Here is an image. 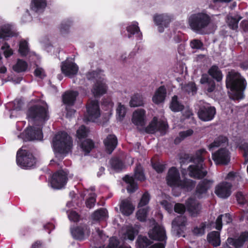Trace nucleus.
<instances>
[{
  "label": "nucleus",
  "mask_w": 248,
  "mask_h": 248,
  "mask_svg": "<svg viewBox=\"0 0 248 248\" xmlns=\"http://www.w3.org/2000/svg\"><path fill=\"white\" fill-rule=\"evenodd\" d=\"M228 144V139L226 137L219 136L217 137L213 142L208 145L209 150H212L215 148Z\"/></svg>",
  "instance_id": "f704fd0d"
},
{
  "label": "nucleus",
  "mask_w": 248,
  "mask_h": 248,
  "mask_svg": "<svg viewBox=\"0 0 248 248\" xmlns=\"http://www.w3.org/2000/svg\"><path fill=\"white\" fill-rule=\"evenodd\" d=\"M187 210L192 216H196L200 212L201 206L193 198H189L186 202Z\"/></svg>",
  "instance_id": "393cba45"
},
{
  "label": "nucleus",
  "mask_w": 248,
  "mask_h": 248,
  "mask_svg": "<svg viewBox=\"0 0 248 248\" xmlns=\"http://www.w3.org/2000/svg\"><path fill=\"white\" fill-rule=\"evenodd\" d=\"M198 105L200 106L198 115L200 119L203 121H210L214 119L216 113L214 107L202 100L199 102Z\"/></svg>",
  "instance_id": "1a4fd4ad"
},
{
  "label": "nucleus",
  "mask_w": 248,
  "mask_h": 248,
  "mask_svg": "<svg viewBox=\"0 0 248 248\" xmlns=\"http://www.w3.org/2000/svg\"><path fill=\"white\" fill-rule=\"evenodd\" d=\"M135 178L139 181H143L145 179V176L142 167L140 164L137 165L134 170Z\"/></svg>",
  "instance_id": "c03bdc74"
},
{
  "label": "nucleus",
  "mask_w": 248,
  "mask_h": 248,
  "mask_svg": "<svg viewBox=\"0 0 248 248\" xmlns=\"http://www.w3.org/2000/svg\"><path fill=\"white\" fill-rule=\"evenodd\" d=\"M110 163L112 168L118 171L122 170L124 167L123 162L117 158H112Z\"/></svg>",
  "instance_id": "a18cd8bd"
},
{
  "label": "nucleus",
  "mask_w": 248,
  "mask_h": 248,
  "mask_svg": "<svg viewBox=\"0 0 248 248\" xmlns=\"http://www.w3.org/2000/svg\"><path fill=\"white\" fill-rule=\"evenodd\" d=\"M73 23V21L72 19H67L63 20L61 23L60 27L61 33L63 34L68 33Z\"/></svg>",
  "instance_id": "37998d69"
},
{
  "label": "nucleus",
  "mask_w": 248,
  "mask_h": 248,
  "mask_svg": "<svg viewBox=\"0 0 248 248\" xmlns=\"http://www.w3.org/2000/svg\"><path fill=\"white\" fill-rule=\"evenodd\" d=\"M242 17L238 15L234 16H228L227 17V23L229 26L232 30H235L238 28V23Z\"/></svg>",
  "instance_id": "ea45409f"
},
{
  "label": "nucleus",
  "mask_w": 248,
  "mask_h": 248,
  "mask_svg": "<svg viewBox=\"0 0 248 248\" xmlns=\"http://www.w3.org/2000/svg\"><path fill=\"white\" fill-rule=\"evenodd\" d=\"M96 201V195L94 193H91L87 199L86 204L87 207L91 208L94 205Z\"/></svg>",
  "instance_id": "13d9d810"
},
{
  "label": "nucleus",
  "mask_w": 248,
  "mask_h": 248,
  "mask_svg": "<svg viewBox=\"0 0 248 248\" xmlns=\"http://www.w3.org/2000/svg\"><path fill=\"white\" fill-rule=\"evenodd\" d=\"M168 185L171 187H179L189 191L195 186V182L192 180L184 178L181 179L180 173L175 167L170 168L166 176Z\"/></svg>",
  "instance_id": "20e7f679"
},
{
  "label": "nucleus",
  "mask_w": 248,
  "mask_h": 248,
  "mask_svg": "<svg viewBox=\"0 0 248 248\" xmlns=\"http://www.w3.org/2000/svg\"><path fill=\"white\" fill-rule=\"evenodd\" d=\"M134 206L128 199L123 200L120 205V210L122 214L125 216H129L134 211Z\"/></svg>",
  "instance_id": "2f4dec72"
},
{
  "label": "nucleus",
  "mask_w": 248,
  "mask_h": 248,
  "mask_svg": "<svg viewBox=\"0 0 248 248\" xmlns=\"http://www.w3.org/2000/svg\"><path fill=\"white\" fill-rule=\"evenodd\" d=\"M67 173L63 170H59L54 173L51 178L50 185L54 189H61L66 184L67 180Z\"/></svg>",
  "instance_id": "f8f14e48"
},
{
  "label": "nucleus",
  "mask_w": 248,
  "mask_h": 248,
  "mask_svg": "<svg viewBox=\"0 0 248 248\" xmlns=\"http://www.w3.org/2000/svg\"><path fill=\"white\" fill-rule=\"evenodd\" d=\"M123 180L127 184V190L129 193H133L137 189V185L132 176L126 175Z\"/></svg>",
  "instance_id": "e433bc0d"
},
{
  "label": "nucleus",
  "mask_w": 248,
  "mask_h": 248,
  "mask_svg": "<svg viewBox=\"0 0 248 248\" xmlns=\"http://www.w3.org/2000/svg\"><path fill=\"white\" fill-rule=\"evenodd\" d=\"M240 148L244 151V156L248 160V143H244L240 146Z\"/></svg>",
  "instance_id": "774afa93"
},
{
  "label": "nucleus",
  "mask_w": 248,
  "mask_h": 248,
  "mask_svg": "<svg viewBox=\"0 0 248 248\" xmlns=\"http://www.w3.org/2000/svg\"><path fill=\"white\" fill-rule=\"evenodd\" d=\"M14 104L15 105H16V104L17 105V107L15 106L13 109L12 110L11 115H10V118H11L14 117V113L16 111L19 110L21 108V103L20 101H19V100H15L14 101Z\"/></svg>",
  "instance_id": "0e129e2a"
},
{
  "label": "nucleus",
  "mask_w": 248,
  "mask_h": 248,
  "mask_svg": "<svg viewBox=\"0 0 248 248\" xmlns=\"http://www.w3.org/2000/svg\"><path fill=\"white\" fill-rule=\"evenodd\" d=\"M184 92L187 93L188 94L194 95L197 92V88L195 83L190 82L182 87Z\"/></svg>",
  "instance_id": "49530a36"
},
{
  "label": "nucleus",
  "mask_w": 248,
  "mask_h": 248,
  "mask_svg": "<svg viewBox=\"0 0 248 248\" xmlns=\"http://www.w3.org/2000/svg\"><path fill=\"white\" fill-rule=\"evenodd\" d=\"M207 153L205 149H200L191 158V161L196 164L190 165L188 168L190 177L200 179L206 175L207 172L203 167V163L204 160V156Z\"/></svg>",
  "instance_id": "39448f33"
},
{
  "label": "nucleus",
  "mask_w": 248,
  "mask_h": 248,
  "mask_svg": "<svg viewBox=\"0 0 248 248\" xmlns=\"http://www.w3.org/2000/svg\"><path fill=\"white\" fill-rule=\"evenodd\" d=\"M153 18L154 22L158 26V31L162 32L164 28L168 27L172 19V16L167 13L156 14L154 15Z\"/></svg>",
  "instance_id": "ddd939ff"
},
{
  "label": "nucleus",
  "mask_w": 248,
  "mask_h": 248,
  "mask_svg": "<svg viewBox=\"0 0 248 248\" xmlns=\"http://www.w3.org/2000/svg\"><path fill=\"white\" fill-rule=\"evenodd\" d=\"M28 67L27 62L18 59L13 67V70L17 73L22 72L25 71Z\"/></svg>",
  "instance_id": "a19ab883"
},
{
  "label": "nucleus",
  "mask_w": 248,
  "mask_h": 248,
  "mask_svg": "<svg viewBox=\"0 0 248 248\" xmlns=\"http://www.w3.org/2000/svg\"><path fill=\"white\" fill-rule=\"evenodd\" d=\"M87 114L85 121L96 122L100 116V109L98 102L95 100H90L86 106Z\"/></svg>",
  "instance_id": "9b49d317"
},
{
  "label": "nucleus",
  "mask_w": 248,
  "mask_h": 248,
  "mask_svg": "<svg viewBox=\"0 0 248 248\" xmlns=\"http://www.w3.org/2000/svg\"><path fill=\"white\" fill-rule=\"evenodd\" d=\"M17 35L14 26L7 22L0 25V39L8 40Z\"/></svg>",
  "instance_id": "f3484780"
},
{
  "label": "nucleus",
  "mask_w": 248,
  "mask_h": 248,
  "mask_svg": "<svg viewBox=\"0 0 248 248\" xmlns=\"http://www.w3.org/2000/svg\"><path fill=\"white\" fill-rule=\"evenodd\" d=\"M166 89L164 86H160L155 91L153 97V101L156 104L163 102L166 96Z\"/></svg>",
  "instance_id": "c85d7f7f"
},
{
  "label": "nucleus",
  "mask_w": 248,
  "mask_h": 248,
  "mask_svg": "<svg viewBox=\"0 0 248 248\" xmlns=\"http://www.w3.org/2000/svg\"><path fill=\"white\" fill-rule=\"evenodd\" d=\"M90 232L88 226L85 225L71 228V233L73 237L75 239L79 240L87 238Z\"/></svg>",
  "instance_id": "aec40b11"
},
{
  "label": "nucleus",
  "mask_w": 248,
  "mask_h": 248,
  "mask_svg": "<svg viewBox=\"0 0 248 248\" xmlns=\"http://www.w3.org/2000/svg\"><path fill=\"white\" fill-rule=\"evenodd\" d=\"M19 52L22 56H25L29 52V49L27 41L22 40L19 43Z\"/></svg>",
  "instance_id": "09e8293b"
},
{
  "label": "nucleus",
  "mask_w": 248,
  "mask_h": 248,
  "mask_svg": "<svg viewBox=\"0 0 248 248\" xmlns=\"http://www.w3.org/2000/svg\"><path fill=\"white\" fill-rule=\"evenodd\" d=\"M129 104L131 107L142 106L144 104V99L142 94L139 93H135L131 97Z\"/></svg>",
  "instance_id": "c9c22d12"
},
{
  "label": "nucleus",
  "mask_w": 248,
  "mask_h": 248,
  "mask_svg": "<svg viewBox=\"0 0 248 248\" xmlns=\"http://www.w3.org/2000/svg\"><path fill=\"white\" fill-rule=\"evenodd\" d=\"M150 198L149 193L148 192H145L143 194L140 199V201L139 203V206L142 207L148 204L149 202Z\"/></svg>",
  "instance_id": "052dcab7"
},
{
  "label": "nucleus",
  "mask_w": 248,
  "mask_h": 248,
  "mask_svg": "<svg viewBox=\"0 0 248 248\" xmlns=\"http://www.w3.org/2000/svg\"><path fill=\"white\" fill-rule=\"evenodd\" d=\"M174 209L175 212L179 214H182L185 212L186 207L182 204L177 203L175 205Z\"/></svg>",
  "instance_id": "69168bd1"
},
{
  "label": "nucleus",
  "mask_w": 248,
  "mask_h": 248,
  "mask_svg": "<svg viewBox=\"0 0 248 248\" xmlns=\"http://www.w3.org/2000/svg\"><path fill=\"white\" fill-rule=\"evenodd\" d=\"M207 240L209 243L214 247L219 246L221 243L219 232L217 231L211 232L207 235Z\"/></svg>",
  "instance_id": "72a5a7b5"
},
{
  "label": "nucleus",
  "mask_w": 248,
  "mask_h": 248,
  "mask_svg": "<svg viewBox=\"0 0 248 248\" xmlns=\"http://www.w3.org/2000/svg\"><path fill=\"white\" fill-rule=\"evenodd\" d=\"M209 74L217 81L222 79V74L219 68L216 65L212 66L208 70Z\"/></svg>",
  "instance_id": "58836bf2"
},
{
  "label": "nucleus",
  "mask_w": 248,
  "mask_h": 248,
  "mask_svg": "<svg viewBox=\"0 0 248 248\" xmlns=\"http://www.w3.org/2000/svg\"><path fill=\"white\" fill-rule=\"evenodd\" d=\"M47 5L46 0H31L30 7L31 9L37 13H42Z\"/></svg>",
  "instance_id": "bb28decb"
},
{
  "label": "nucleus",
  "mask_w": 248,
  "mask_h": 248,
  "mask_svg": "<svg viewBox=\"0 0 248 248\" xmlns=\"http://www.w3.org/2000/svg\"><path fill=\"white\" fill-rule=\"evenodd\" d=\"M248 239V232H242L237 238L229 237L226 241V245L223 248H230L229 245L235 248L242 247Z\"/></svg>",
  "instance_id": "6ab92c4d"
},
{
  "label": "nucleus",
  "mask_w": 248,
  "mask_h": 248,
  "mask_svg": "<svg viewBox=\"0 0 248 248\" xmlns=\"http://www.w3.org/2000/svg\"><path fill=\"white\" fill-rule=\"evenodd\" d=\"M206 225L204 223H201L199 226H196L194 228L193 233L197 235H202L205 233Z\"/></svg>",
  "instance_id": "4d7b16f0"
},
{
  "label": "nucleus",
  "mask_w": 248,
  "mask_h": 248,
  "mask_svg": "<svg viewBox=\"0 0 248 248\" xmlns=\"http://www.w3.org/2000/svg\"><path fill=\"white\" fill-rule=\"evenodd\" d=\"M161 204L169 213L172 211L173 205L169 203L167 201L164 200L161 202Z\"/></svg>",
  "instance_id": "e2e57ef3"
},
{
  "label": "nucleus",
  "mask_w": 248,
  "mask_h": 248,
  "mask_svg": "<svg viewBox=\"0 0 248 248\" xmlns=\"http://www.w3.org/2000/svg\"><path fill=\"white\" fill-rule=\"evenodd\" d=\"M145 113L146 111L143 109L140 108L136 110L133 113L132 123L138 126H144L146 121Z\"/></svg>",
  "instance_id": "5701e85b"
},
{
  "label": "nucleus",
  "mask_w": 248,
  "mask_h": 248,
  "mask_svg": "<svg viewBox=\"0 0 248 248\" xmlns=\"http://www.w3.org/2000/svg\"><path fill=\"white\" fill-rule=\"evenodd\" d=\"M118 240L115 237H112L109 240V245L106 248H131L128 246H121L118 247ZM96 248H104V247H103Z\"/></svg>",
  "instance_id": "8fccbe9b"
},
{
  "label": "nucleus",
  "mask_w": 248,
  "mask_h": 248,
  "mask_svg": "<svg viewBox=\"0 0 248 248\" xmlns=\"http://www.w3.org/2000/svg\"><path fill=\"white\" fill-rule=\"evenodd\" d=\"M213 184V181L211 180L204 179L201 181L197 186L195 196L198 198L204 197Z\"/></svg>",
  "instance_id": "412c9836"
},
{
  "label": "nucleus",
  "mask_w": 248,
  "mask_h": 248,
  "mask_svg": "<svg viewBox=\"0 0 248 248\" xmlns=\"http://www.w3.org/2000/svg\"><path fill=\"white\" fill-rule=\"evenodd\" d=\"M186 225V218L185 216H180L175 218L172 222V227L180 233Z\"/></svg>",
  "instance_id": "c756f323"
},
{
  "label": "nucleus",
  "mask_w": 248,
  "mask_h": 248,
  "mask_svg": "<svg viewBox=\"0 0 248 248\" xmlns=\"http://www.w3.org/2000/svg\"><path fill=\"white\" fill-rule=\"evenodd\" d=\"M86 76L88 80L95 79L96 81L92 90L95 97H99L106 93L108 87L101 70L90 71L86 74Z\"/></svg>",
  "instance_id": "0eeeda50"
},
{
  "label": "nucleus",
  "mask_w": 248,
  "mask_h": 248,
  "mask_svg": "<svg viewBox=\"0 0 248 248\" xmlns=\"http://www.w3.org/2000/svg\"><path fill=\"white\" fill-rule=\"evenodd\" d=\"M168 125L165 122L162 121L157 122V118L154 117L146 128L145 131L147 133L153 134L159 131L161 134L164 135L165 134Z\"/></svg>",
  "instance_id": "4468645a"
},
{
  "label": "nucleus",
  "mask_w": 248,
  "mask_h": 248,
  "mask_svg": "<svg viewBox=\"0 0 248 248\" xmlns=\"http://www.w3.org/2000/svg\"><path fill=\"white\" fill-rule=\"evenodd\" d=\"M27 116L29 122H32L34 126L28 127L18 138L24 141L42 140L43 138L42 126L49 117L46 104L43 103L42 105L37 104L30 107Z\"/></svg>",
  "instance_id": "f257e3e1"
},
{
  "label": "nucleus",
  "mask_w": 248,
  "mask_h": 248,
  "mask_svg": "<svg viewBox=\"0 0 248 248\" xmlns=\"http://www.w3.org/2000/svg\"><path fill=\"white\" fill-rule=\"evenodd\" d=\"M78 94V93L77 91H69L66 92L62 95L63 103L68 106L73 105Z\"/></svg>",
  "instance_id": "cd10ccee"
},
{
  "label": "nucleus",
  "mask_w": 248,
  "mask_h": 248,
  "mask_svg": "<svg viewBox=\"0 0 248 248\" xmlns=\"http://www.w3.org/2000/svg\"><path fill=\"white\" fill-rule=\"evenodd\" d=\"M148 210L149 208L147 207L139 209L136 214L137 218L140 221H145Z\"/></svg>",
  "instance_id": "864d4df0"
},
{
  "label": "nucleus",
  "mask_w": 248,
  "mask_h": 248,
  "mask_svg": "<svg viewBox=\"0 0 248 248\" xmlns=\"http://www.w3.org/2000/svg\"><path fill=\"white\" fill-rule=\"evenodd\" d=\"M226 179L232 181L233 184H235L241 181L242 180V177L238 173L230 172Z\"/></svg>",
  "instance_id": "de8ad7c7"
},
{
  "label": "nucleus",
  "mask_w": 248,
  "mask_h": 248,
  "mask_svg": "<svg viewBox=\"0 0 248 248\" xmlns=\"http://www.w3.org/2000/svg\"><path fill=\"white\" fill-rule=\"evenodd\" d=\"M35 75L41 78L45 77V72L43 69L40 67H37L34 71Z\"/></svg>",
  "instance_id": "338daca9"
},
{
  "label": "nucleus",
  "mask_w": 248,
  "mask_h": 248,
  "mask_svg": "<svg viewBox=\"0 0 248 248\" xmlns=\"http://www.w3.org/2000/svg\"><path fill=\"white\" fill-rule=\"evenodd\" d=\"M150 238L165 242L167 239L166 231L162 226L156 224L154 227L148 232Z\"/></svg>",
  "instance_id": "2eb2a0df"
},
{
  "label": "nucleus",
  "mask_w": 248,
  "mask_h": 248,
  "mask_svg": "<svg viewBox=\"0 0 248 248\" xmlns=\"http://www.w3.org/2000/svg\"><path fill=\"white\" fill-rule=\"evenodd\" d=\"M212 158L217 164H227L230 160V154L225 148H221L212 154Z\"/></svg>",
  "instance_id": "a211bd4d"
},
{
  "label": "nucleus",
  "mask_w": 248,
  "mask_h": 248,
  "mask_svg": "<svg viewBox=\"0 0 248 248\" xmlns=\"http://www.w3.org/2000/svg\"><path fill=\"white\" fill-rule=\"evenodd\" d=\"M52 146L55 157L58 160H61L71 151L72 146V139L66 133L59 132L53 140Z\"/></svg>",
  "instance_id": "7ed1b4c3"
},
{
  "label": "nucleus",
  "mask_w": 248,
  "mask_h": 248,
  "mask_svg": "<svg viewBox=\"0 0 248 248\" xmlns=\"http://www.w3.org/2000/svg\"><path fill=\"white\" fill-rule=\"evenodd\" d=\"M170 108L173 111L178 112L182 110L184 107L183 105L178 101L177 96H174L172 98Z\"/></svg>",
  "instance_id": "79ce46f5"
},
{
  "label": "nucleus",
  "mask_w": 248,
  "mask_h": 248,
  "mask_svg": "<svg viewBox=\"0 0 248 248\" xmlns=\"http://www.w3.org/2000/svg\"><path fill=\"white\" fill-rule=\"evenodd\" d=\"M226 87L230 90V97L234 100L241 99L244 97V91L247 86L246 79L234 70L229 72L226 80Z\"/></svg>",
  "instance_id": "f03ea898"
},
{
  "label": "nucleus",
  "mask_w": 248,
  "mask_h": 248,
  "mask_svg": "<svg viewBox=\"0 0 248 248\" xmlns=\"http://www.w3.org/2000/svg\"><path fill=\"white\" fill-rule=\"evenodd\" d=\"M190 46L193 49H201L203 47L202 43L199 40L193 39L191 41Z\"/></svg>",
  "instance_id": "bf43d9fd"
},
{
  "label": "nucleus",
  "mask_w": 248,
  "mask_h": 248,
  "mask_svg": "<svg viewBox=\"0 0 248 248\" xmlns=\"http://www.w3.org/2000/svg\"><path fill=\"white\" fill-rule=\"evenodd\" d=\"M16 163L24 169H29L36 163V159L32 154L22 147L17 152Z\"/></svg>",
  "instance_id": "6e6552de"
},
{
  "label": "nucleus",
  "mask_w": 248,
  "mask_h": 248,
  "mask_svg": "<svg viewBox=\"0 0 248 248\" xmlns=\"http://www.w3.org/2000/svg\"><path fill=\"white\" fill-rule=\"evenodd\" d=\"M193 133V131L191 129H188L186 131L181 132L179 133V137L176 138L174 140V142L177 144L180 142L181 140H183L187 137L190 136Z\"/></svg>",
  "instance_id": "3c124183"
},
{
  "label": "nucleus",
  "mask_w": 248,
  "mask_h": 248,
  "mask_svg": "<svg viewBox=\"0 0 248 248\" xmlns=\"http://www.w3.org/2000/svg\"><path fill=\"white\" fill-rule=\"evenodd\" d=\"M68 217L69 220L73 222H77L79 220V216L74 211L67 212Z\"/></svg>",
  "instance_id": "680f3d73"
},
{
  "label": "nucleus",
  "mask_w": 248,
  "mask_h": 248,
  "mask_svg": "<svg viewBox=\"0 0 248 248\" xmlns=\"http://www.w3.org/2000/svg\"><path fill=\"white\" fill-rule=\"evenodd\" d=\"M232 221V218L230 215L228 214H225L224 215H221L219 216L215 222V228L220 231L222 229V222L224 223L228 224Z\"/></svg>",
  "instance_id": "473e14b6"
},
{
  "label": "nucleus",
  "mask_w": 248,
  "mask_h": 248,
  "mask_svg": "<svg viewBox=\"0 0 248 248\" xmlns=\"http://www.w3.org/2000/svg\"><path fill=\"white\" fill-rule=\"evenodd\" d=\"M1 49L3 51L4 56L6 58H7L13 54V51L9 45L8 43H5L1 46Z\"/></svg>",
  "instance_id": "5fc2aeb1"
},
{
  "label": "nucleus",
  "mask_w": 248,
  "mask_h": 248,
  "mask_svg": "<svg viewBox=\"0 0 248 248\" xmlns=\"http://www.w3.org/2000/svg\"><path fill=\"white\" fill-rule=\"evenodd\" d=\"M188 23L191 30L202 33L211 22L210 16L205 12H196L191 14L188 17Z\"/></svg>",
  "instance_id": "423d86ee"
},
{
  "label": "nucleus",
  "mask_w": 248,
  "mask_h": 248,
  "mask_svg": "<svg viewBox=\"0 0 248 248\" xmlns=\"http://www.w3.org/2000/svg\"><path fill=\"white\" fill-rule=\"evenodd\" d=\"M108 217V212L106 209L100 208L95 211L92 215L93 220L100 221L105 219Z\"/></svg>",
  "instance_id": "4c0bfd02"
},
{
  "label": "nucleus",
  "mask_w": 248,
  "mask_h": 248,
  "mask_svg": "<svg viewBox=\"0 0 248 248\" xmlns=\"http://www.w3.org/2000/svg\"><path fill=\"white\" fill-rule=\"evenodd\" d=\"M118 143L117 137L113 134L108 135L104 140V144L106 150L108 154H111L117 146Z\"/></svg>",
  "instance_id": "b1692460"
},
{
  "label": "nucleus",
  "mask_w": 248,
  "mask_h": 248,
  "mask_svg": "<svg viewBox=\"0 0 248 248\" xmlns=\"http://www.w3.org/2000/svg\"><path fill=\"white\" fill-rule=\"evenodd\" d=\"M151 243L146 237H139L137 240V246L139 248H145Z\"/></svg>",
  "instance_id": "603ef678"
},
{
  "label": "nucleus",
  "mask_w": 248,
  "mask_h": 248,
  "mask_svg": "<svg viewBox=\"0 0 248 248\" xmlns=\"http://www.w3.org/2000/svg\"><path fill=\"white\" fill-rule=\"evenodd\" d=\"M118 119L121 120L125 116L126 113V108L124 105L119 103L116 109Z\"/></svg>",
  "instance_id": "6e6d98bb"
},
{
  "label": "nucleus",
  "mask_w": 248,
  "mask_h": 248,
  "mask_svg": "<svg viewBox=\"0 0 248 248\" xmlns=\"http://www.w3.org/2000/svg\"><path fill=\"white\" fill-rule=\"evenodd\" d=\"M232 185L228 182H222L218 184L215 189V193L219 197L227 198L231 195Z\"/></svg>",
  "instance_id": "4be33fe9"
},
{
  "label": "nucleus",
  "mask_w": 248,
  "mask_h": 248,
  "mask_svg": "<svg viewBox=\"0 0 248 248\" xmlns=\"http://www.w3.org/2000/svg\"><path fill=\"white\" fill-rule=\"evenodd\" d=\"M61 70L65 76L72 78L77 74L78 67L73 61L67 59L62 62Z\"/></svg>",
  "instance_id": "dca6fc26"
},
{
  "label": "nucleus",
  "mask_w": 248,
  "mask_h": 248,
  "mask_svg": "<svg viewBox=\"0 0 248 248\" xmlns=\"http://www.w3.org/2000/svg\"><path fill=\"white\" fill-rule=\"evenodd\" d=\"M126 31H127V37L129 38L134 35L140 36L141 34L138 26V23L136 21L129 23L126 27Z\"/></svg>",
  "instance_id": "7c9ffc66"
},
{
  "label": "nucleus",
  "mask_w": 248,
  "mask_h": 248,
  "mask_svg": "<svg viewBox=\"0 0 248 248\" xmlns=\"http://www.w3.org/2000/svg\"><path fill=\"white\" fill-rule=\"evenodd\" d=\"M138 233V231L131 226L124 227L121 232L122 237L124 239H128L130 241L134 240Z\"/></svg>",
  "instance_id": "a878e982"
},
{
  "label": "nucleus",
  "mask_w": 248,
  "mask_h": 248,
  "mask_svg": "<svg viewBox=\"0 0 248 248\" xmlns=\"http://www.w3.org/2000/svg\"><path fill=\"white\" fill-rule=\"evenodd\" d=\"M88 133V129L83 125L81 126L77 131V137L80 142V146L85 153V155L90 153L94 147V144L92 140L86 139L82 141V140L87 137Z\"/></svg>",
  "instance_id": "9d476101"
}]
</instances>
